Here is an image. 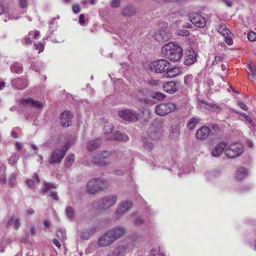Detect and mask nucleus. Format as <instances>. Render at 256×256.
Returning a JSON list of instances; mask_svg holds the SVG:
<instances>
[{
    "instance_id": "nucleus-1",
    "label": "nucleus",
    "mask_w": 256,
    "mask_h": 256,
    "mask_svg": "<svg viewBox=\"0 0 256 256\" xmlns=\"http://www.w3.org/2000/svg\"><path fill=\"white\" fill-rule=\"evenodd\" d=\"M123 155L120 151L102 150L92 156L91 161L97 166H105L116 159H122Z\"/></svg>"
},
{
    "instance_id": "nucleus-2",
    "label": "nucleus",
    "mask_w": 256,
    "mask_h": 256,
    "mask_svg": "<svg viewBox=\"0 0 256 256\" xmlns=\"http://www.w3.org/2000/svg\"><path fill=\"white\" fill-rule=\"evenodd\" d=\"M126 230L122 226H117L107 230L98 240V244L100 247L110 246L117 240L124 236Z\"/></svg>"
},
{
    "instance_id": "nucleus-3",
    "label": "nucleus",
    "mask_w": 256,
    "mask_h": 256,
    "mask_svg": "<svg viewBox=\"0 0 256 256\" xmlns=\"http://www.w3.org/2000/svg\"><path fill=\"white\" fill-rule=\"evenodd\" d=\"M162 54L165 58L173 62H176L182 58L183 50L178 44L174 42H169L162 47Z\"/></svg>"
},
{
    "instance_id": "nucleus-4",
    "label": "nucleus",
    "mask_w": 256,
    "mask_h": 256,
    "mask_svg": "<svg viewBox=\"0 0 256 256\" xmlns=\"http://www.w3.org/2000/svg\"><path fill=\"white\" fill-rule=\"evenodd\" d=\"M118 196L116 194H112L104 196L94 200L92 204V207L100 211L110 209L116 203Z\"/></svg>"
},
{
    "instance_id": "nucleus-5",
    "label": "nucleus",
    "mask_w": 256,
    "mask_h": 256,
    "mask_svg": "<svg viewBox=\"0 0 256 256\" xmlns=\"http://www.w3.org/2000/svg\"><path fill=\"white\" fill-rule=\"evenodd\" d=\"M108 183L106 180L103 178H94L87 183V191L88 194H96L106 188Z\"/></svg>"
},
{
    "instance_id": "nucleus-6",
    "label": "nucleus",
    "mask_w": 256,
    "mask_h": 256,
    "mask_svg": "<svg viewBox=\"0 0 256 256\" xmlns=\"http://www.w3.org/2000/svg\"><path fill=\"white\" fill-rule=\"evenodd\" d=\"M170 65V63L165 59L157 60L149 64L148 70L154 73H165Z\"/></svg>"
},
{
    "instance_id": "nucleus-7",
    "label": "nucleus",
    "mask_w": 256,
    "mask_h": 256,
    "mask_svg": "<svg viewBox=\"0 0 256 256\" xmlns=\"http://www.w3.org/2000/svg\"><path fill=\"white\" fill-rule=\"evenodd\" d=\"M131 252L130 246L126 240H122L117 242L114 248L112 254L114 256H125Z\"/></svg>"
},
{
    "instance_id": "nucleus-8",
    "label": "nucleus",
    "mask_w": 256,
    "mask_h": 256,
    "mask_svg": "<svg viewBox=\"0 0 256 256\" xmlns=\"http://www.w3.org/2000/svg\"><path fill=\"white\" fill-rule=\"evenodd\" d=\"M176 104L173 102H164L157 105L154 109L156 114L159 116H164L176 109Z\"/></svg>"
},
{
    "instance_id": "nucleus-9",
    "label": "nucleus",
    "mask_w": 256,
    "mask_h": 256,
    "mask_svg": "<svg viewBox=\"0 0 256 256\" xmlns=\"http://www.w3.org/2000/svg\"><path fill=\"white\" fill-rule=\"evenodd\" d=\"M244 152V147L240 143H232L225 150L226 155L230 158H234L240 156Z\"/></svg>"
},
{
    "instance_id": "nucleus-10",
    "label": "nucleus",
    "mask_w": 256,
    "mask_h": 256,
    "mask_svg": "<svg viewBox=\"0 0 256 256\" xmlns=\"http://www.w3.org/2000/svg\"><path fill=\"white\" fill-rule=\"evenodd\" d=\"M132 206V203L129 201L125 200L120 202L114 214V218L116 220H120Z\"/></svg>"
},
{
    "instance_id": "nucleus-11",
    "label": "nucleus",
    "mask_w": 256,
    "mask_h": 256,
    "mask_svg": "<svg viewBox=\"0 0 256 256\" xmlns=\"http://www.w3.org/2000/svg\"><path fill=\"white\" fill-rule=\"evenodd\" d=\"M118 116L124 120L128 122H136L138 119V114L134 110L126 109L119 110Z\"/></svg>"
},
{
    "instance_id": "nucleus-12",
    "label": "nucleus",
    "mask_w": 256,
    "mask_h": 256,
    "mask_svg": "<svg viewBox=\"0 0 256 256\" xmlns=\"http://www.w3.org/2000/svg\"><path fill=\"white\" fill-rule=\"evenodd\" d=\"M189 19L196 26L202 28L206 25V20L199 13L192 12L189 14Z\"/></svg>"
},
{
    "instance_id": "nucleus-13",
    "label": "nucleus",
    "mask_w": 256,
    "mask_h": 256,
    "mask_svg": "<svg viewBox=\"0 0 256 256\" xmlns=\"http://www.w3.org/2000/svg\"><path fill=\"white\" fill-rule=\"evenodd\" d=\"M65 156L64 151L60 148L55 150L51 154L49 159L50 164L60 163Z\"/></svg>"
},
{
    "instance_id": "nucleus-14",
    "label": "nucleus",
    "mask_w": 256,
    "mask_h": 256,
    "mask_svg": "<svg viewBox=\"0 0 256 256\" xmlns=\"http://www.w3.org/2000/svg\"><path fill=\"white\" fill-rule=\"evenodd\" d=\"M60 124L62 126H68L72 124V114L70 111H65L60 115Z\"/></svg>"
},
{
    "instance_id": "nucleus-15",
    "label": "nucleus",
    "mask_w": 256,
    "mask_h": 256,
    "mask_svg": "<svg viewBox=\"0 0 256 256\" xmlns=\"http://www.w3.org/2000/svg\"><path fill=\"white\" fill-rule=\"evenodd\" d=\"M196 60V54L195 52L190 48L185 52L184 60V62L186 66H190L193 64Z\"/></svg>"
},
{
    "instance_id": "nucleus-16",
    "label": "nucleus",
    "mask_w": 256,
    "mask_h": 256,
    "mask_svg": "<svg viewBox=\"0 0 256 256\" xmlns=\"http://www.w3.org/2000/svg\"><path fill=\"white\" fill-rule=\"evenodd\" d=\"M163 88L166 92L174 94L178 90L179 84L176 82H169L164 84Z\"/></svg>"
},
{
    "instance_id": "nucleus-17",
    "label": "nucleus",
    "mask_w": 256,
    "mask_h": 256,
    "mask_svg": "<svg viewBox=\"0 0 256 256\" xmlns=\"http://www.w3.org/2000/svg\"><path fill=\"white\" fill-rule=\"evenodd\" d=\"M210 132V129L208 127L202 126L197 130L196 134V138L201 140H204L208 136Z\"/></svg>"
},
{
    "instance_id": "nucleus-18",
    "label": "nucleus",
    "mask_w": 256,
    "mask_h": 256,
    "mask_svg": "<svg viewBox=\"0 0 256 256\" xmlns=\"http://www.w3.org/2000/svg\"><path fill=\"white\" fill-rule=\"evenodd\" d=\"M121 14L124 16L131 17L136 14V10L134 6L128 4L122 8Z\"/></svg>"
},
{
    "instance_id": "nucleus-19",
    "label": "nucleus",
    "mask_w": 256,
    "mask_h": 256,
    "mask_svg": "<svg viewBox=\"0 0 256 256\" xmlns=\"http://www.w3.org/2000/svg\"><path fill=\"white\" fill-rule=\"evenodd\" d=\"M226 146V144L223 142L218 143L212 149V155L215 157L219 156L223 152Z\"/></svg>"
},
{
    "instance_id": "nucleus-20",
    "label": "nucleus",
    "mask_w": 256,
    "mask_h": 256,
    "mask_svg": "<svg viewBox=\"0 0 256 256\" xmlns=\"http://www.w3.org/2000/svg\"><path fill=\"white\" fill-rule=\"evenodd\" d=\"M96 231V228H89L82 230L79 233V236L83 240H88Z\"/></svg>"
},
{
    "instance_id": "nucleus-21",
    "label": "nucleus",
    "mask_w": 256,
    "mask_h": 256,
    "mask_svg": "<svg viewBox=\"0 0 256 256\" xmlns=\"http://www.w3.org/2000/svg\"><path fill=\"white\" fill-rule=\"evenodd\" d=\"M108 140H116L118 141L126 142L128 140V136L126 134L118 132L112 134V136L106 137Z\"/></svg>"
},
{
    "instance_id": "nucleus-22",
    "label": "nucleus",
    "mask_w": 256,
    "mask_h": 256,
    "mask_svg": "<svg viewBox=\"0 0 256 256\" xmlns=\"http://www.w3.org/2000/svg\"><path fill=\"white\" fill-rule=\"evenodd\" d=\"M12 84L13 86L16 87L17 89L22 90L28 86V81L25 78H19L14 80L12 82Z\"/></svg>"
},
{
    "instance_id": "nucleus-23",
    "label": "nucleus",
    "mask_w": 256,
    "mask_h": 256,
    "mask_svg": "<svg viewBox=\"0 0 256 256\" xmlns=\"http://www.w3.org/2000/svg\"><path fill=\"white\" fill-rule=\"evenodd\" d=\"M22 104L26 106H30L38 108H42L43 106L42 102L31 98L22 100Z\"/></svg>"
},
{
    "instance_id": "nucleus-24",
    "label": "nucleus",
    "mask_w": 256,
    "mask_h": 256,
    "mask_svg": "<svg viewBox=\"0 0 256 256\" xmlns=\"http://www.w3.org/2000/svg\"><path fill=\"white\" fill-rule=\"evenodd\" d=\"M182 74L181 70L178 68H170L166 70L164 75L166 77L174 78Z\"/></svg>"
},
{
    "instance_id": "nucleus-25",
    "label": "nucleus",
    "mask_w": 256,
    "mask_h": 256,
    "mask_svg": "<svg viewBox=\"0 0 256 256\" xmlns=\"http://www.w3.org/2000/svg\"><path fill=\"white\" fill-rule=\"evenodd\" d=\"M100 144L101 140L100 138L91 140L87 144V148L88 150L92 151L98 148Z\"/></svg>"
},
{
    "instance_id": "nucleus-26",
    "label": "nucleus",
    "mask_w": 256,
    "mask_h": 256,
    "mask_svg": "<svg viewBox=\"0 0 256 256\" xmlns=\"http://www.w3.org/2000/svg\"><path fill=\"white\" fill-rule=\"evenodd\" d=\"M64 214L68 218L73 220L75 218L76 212L73 206H68L66 208Z\"/></svg>"
},
{
    "instance_id": "nucleus-27",
    "label": "nucleus",
    "mask_w": 256,
    "mask_h": 256,
    "mask_svg": "<svg viewBox=\"0 0 256 256\" xmlns=\"http://www.w3.org/2000/svg\"><path fill=\"white\" fill-rule=\"evenodd\" d=\"M40 179L38 178V174L34 173L32 176V179H29L27 180V184L30 188H35V183L40 182Z\"/></svg>"
},
{
    "instance_id": "nucleus-28",
    "label": "nucleus",
    "mask_w": 256,
    "mask_h": 256,
    "mask_svg": "<svg viewBox=\"0 0 256 256\" xmlns=\"http://www.w3.org/2000/svg\"><path fill=\"white\" fill-rule=\"evenodd\" d=\"M249 72L248 74H249L250 79L252 81L256 80V67L254 64H250L248 66Z\"/></svg>"
},
{
    "instance_id": "nucleus-29",
    "label": "nucleus",
    "mask_w": 256,
    "mask_h": 256,
    "mask_svg": "<svg viewBox=\"0 0 256 256\" xmlns=\"http://www.w3.org/2000/svg\"><path fill=\"white\" fill-rule=\"evenodd\" d=\"M143 147L148 151L152 150L154 147L151 139L144 138L143 140Z\"/></svg>"
},
{
    "instance_id": "nucleus-30",
    "label": "nucleus",
    "mask_w": 256,
    "mask_h": 256,
    "mask_svg": "<svg viewBox=\"0 0 256 256\" xmlns=\"http://www.w3.org/2000/svg\"><path fill=\"white\" fill-rule=\"evenodd\" d=\"M218 32L224 37L232 34L226 28L224 24L220 25L218 28Z\"/></svg>"
},
{
    "instance_id": "nucleus-31",
    "label": "nucleus",
    "mask_w": 256,
    "mask_h": 256,
    "mask_svg": "<svg viewBox=\"0 0 256 256\" xmlns=\"http://www.w3.org/2000/svg\"><path fill=\"white\" fill-rule=\"evenodd\" d=\"M75 160V156L74 154H70L64 160V165L67 168H70L73 164Z\"/></svg>"
},
{
    "instance_id": "nucleus-32",
    "label": "nucleus",
    "mask_w": 256,
    "mask_h": 256,
    "mask_svg": "<svg viewBox=\"0 0 256 256\" xmlns=\"http://www.w3.org/2000/svg\"><path fill=\"white\" fill-rule=\"evenodd\" d=\"M22 67L19 63H14L10 66V70L12 72L21 74L22 72Z\"/></svg>"
},
{
    "instance_id": "nucleus-33",
    "label": "nucleus",
    "mask_w": 256,
    "mask_h": 256,
    "mask_svg": "<svg viewBox=\"0 0 256 256\" xmlns=\"http://www.w3.org/2000/svg\"><path fill=\"white\" fill-rule=\"evenodd\" d=\"M200 122V119H196L194 118H191L187 124V128L190 130L195 128L196 126Z\"/></svg>"
},
{
    "instance_id": "nucleus-34",
    "label": "nucleus",
    "mask_w": 256,
    "mask_h": 256,
    "mask_svg": "<svg viewBox=\"0 0 256 256\" xmlns=\"http://www.w3.org/2000/svg\"><path fill=\"white\" fill-rule=\"evenodd\" d=\"M8 226H14L16 230L18 229L20 226V220L17 218H12L8 222Z\"/></svg>"
},
{
    "instance_id": "nucleus-35",
    "label": "nucleus",
    "mask_w": 256,
    "mask_h": 256,
    "mask_svg": "<svg viewBox=\"0 0 256 256\" xmlns=\"http://www.w3.org/2000/svg\"><path fill=\"white\" fill-rule=\"evenodd\" d=\"M248 172L246 169L240 168L237 171L236 174V178L238 180H242L246 176Z\"/></svg>"
},
{
    "instance_id": "nucleus-36",
    "label": "nucleus",
    "mask_w": 256,
    "mask_h": 256,
    "mask_svg": "<svg viewBox=\"0 0 256 256\" xmlns=\"http://www.w3.org/2000/svg\"><path fill=\"white\" fill-rule=\"evenodd\" d=\"M114 128V126L112 124H106L104 125V134L106 135V138L112 136L111 132L113 131Z\"/></svg>"
},
{
    "instance_id": "nucleus-37",
    "label": "nucleus",
    "mask_w": 256,
    "mask_h": 256,
    "mask_svg": "<svg viewBox=\"0 0 256 256\" xmlns=\"http://www.w3.org/2000/svg\"><path fill=\"white\" fill-rule=\"evenodd\" d=\"M154 38L158 42H164L166 40L165 32L163 31L156 32L154 36Z\"/></svg>"
},
{
    "instance_id": "nucleus-38",
    "label": "nucleus",
    "mask_w": 256,
    "mask_h": 256,
    "mask_svg": "<svg viewBox=\"0 0 256 256\" xmlns=\"http://www.w3.org/2000/svg\"><path fill=\"white\" fill-rule=\"evenodd\" d=\"M152 97L158 100H162L166 98V95L163 93L156 92L152 94Z\"/></svg>"
},
{
    "instance_id": "nucleus-39",
    "label": "nucleus",
    "mask_w": 256,
    "mask_h": 256,
    "mask_svg": "<svg viewBox=\"0 0 256 256\" xmlns=\"http://www.w3.org/2000/svg\"><path fill=\"white\" fill-rule=\"evenodd\" d=\"M52 188H56V186L50 182H45L44 184V187L42 188V192H48Z\"/></svg>"
},
{
    "instance_id": "nucleus-40",
    "label": "nucleus",
    "mask_w": 256,
    "mask_h": 256,
    "mask_svg": "<svg viewBox=\"0 0 256 256\" xmlns=\"http://www.w3.org/2000/svg\"><path fill=\"white\" fill-rule=\"evenodd\" d=\"M19 158V156L17 154H13L9 158L8 162L11 165H13L16 163Z\"/></svg>"
},
{
    "instance_id": "nucleus-41",
    "label": "nucleus",
    "mask_w": 256,
    "mask_h": 256,
    "mask_svg": "<svg viewBox=\"0 0 256 256\" xmlns=\"http://www.w3.org/2000/svg\"><path fill=\"white\" fill-rule=\"evenodd\" d=\"M56 236L60 241L63 242L66 239V232L62 230H59L57 231Z\"/></svg>"
},
{
    "instance_id": "nucleus-42",
    "label": "nucleus",
    "mask_w": 256,
    "mask_h": 256,
    "mask_svg": "<svg viewBox=\"0 0 256 256\" xmlns=\"http://www.w3.org/2000/svg\"><path fill=\"white\" fill-rule=\"evenodd\" d=\"M150 256H165L159 249L152 250L150 252Z\"/></svg>"
},
{
    "instance_id": "nucleus-43",
    "label": "nucleus",
    "mask_w": 256,
    "mask_h": 256,
    "mask_svg": "<svg viewBox=\"0 0 256 256\" xmlns=\"http://www.w3.org/2000/svg\"><path fill=\"white\" fill-rule=\"evenodd\" d=\"M16 180V174L14 173L12 174L9 178L8 184L10 187H13L14 186Z\"/></svg>"
},
{
    "instance_id": "nucleus-44",
    "label": "nucleus",
    "mask_w": 256,
    "mask_h": 256,
    "mask_svg": "<svg viewBox=\"0 0 256 256\" xmlns=\"http://www.w3.org/2000/svg\"><path fill=\"white\" fill-rule=\"evenodd\" d=\"M122 0H112L110 2V6L113 8H118L120 6Z\"/></svg>"
},
{
    "instance_id": "nucleus-45",
    "label": "nucleus",
    "mask_w": 256,
    "mask_h": 256,
    "mask_svg": "<svg viewBox=\"0 0 256 256\" xmlns=\"http://www.w3.org/2000/svg\"><path fill=\"white\" fill-rule=\"evenodd\" d=\"M248 38L251 42H254L256 40V33L254 32H250L248 34Z\"/></svg>"
},
{
    "instance_id": "nucleus-46",
    "label": "nucleus",
    "mask_w": 256,
    "mask_h": 256,
    "mask_svg": "<svg viewBox=\"0 0 256 256\" xmlns=\"http://www.w3.org/2000/svg\"><path fill=\"white\" fill-rule=\"evenodd\" d=\"M193 76L192 74H188L184 78V83L186 85L188 86L192 80Z\"/></svg>"
},
{
    "instance_id": "nucleus-47",
    "label": "nucleus",
    "mask_w": 256,
    "mask_h": 256,
    "mask_svg": "<svg viewBox=\"0 0 256 256\" xmlns=\"http://www.w3.org/2000/svg\"><path fill=\"white\" fill-rule=\"evenodd\" d=\"M202 102L207 106L208 108H216L218 106L213 103H208L206 101L202 100Z\"/></svg>"
},
{
    "instance_id": "nucleus-48",
    "label": "nucleus",
    "mask_w": 256,
    "mask_h": 256,
    "mask_svg": "<svg viewBox=\"0 0 256 256\" xmlns=\"http://www.w3.org/2000/svg\"><path fill=\"white\" fill-rule=\"evenodd\" d=\"M144 222V220L141 217H137L135 219L134 224L136 226H140Z\"/></svg>"
},
{
    "instance_id": "nucleus-49",
    "label": "nucleus",
    "mask_w": 256,
    "mask_h": 256,
    "mask_svg": "<svg viewBox=\"0 0 256 256\" xmlns=\"http://www.w3.org/2000/svg\"><path fill=\"white\" fill-rule=\"evenodd\" d=\"M234 112H236V114H240L243 118H245V119L246 120V121H248L250 122H252V120H251L250 118L248 116H247V114H246L245 113H242V112L240 113V112H238L235 111V110H234Z\"/></svg>"
},
{
    "instance_id": "nucleus-50",
    "label": "nucleus",
    "mask_w": 256,
    "mask_h": 256,
    "mask_svg": "<svg viewBox=\"0 0 256 256\" xmlns=\"http://www.w3.org/2000/svg\"><path fill=\"white\" fill-rule=\"evenodd\" d=\"M28 0H19V4L22 8H25L28 6Z\"/></svg>"
},
{
    "instance_id": "nucleus-51",
    "label": "nucleus",
    "mask_w": 256,
    "mask_h": 256,
    "mask_svg": "<svg viewBox=\"0 0 256 256\" xmlns=\"http://www.w3.org/2000/svg\"><path fill=\"white\" fill-rule=\"evenodd\" d=\"M34 47L36 50H38V53L42 52L44 50V46L42 44H34Z\"/></svg>"
},
{
    "instance_id": "nucleus-52",
    "label": "nucleus",
    "mask_w": 256,
    "mask_h": 256,
    "mask_svg": "<svg viewBox=\"0 0 256 256\" xmlns=\"http://www.w3.org/2000/svg\"><path fill=\"white\" fill-rule=\"evenodd\" d=\"M231 35H228L224 37L225 38V42L229 46L232 45V40L231 38Z\"/></svg>"
},
{
    "instance_id": "nucleus-53",
    "label": "nucleus",
    "mask_w": 256,
    "mask_h": 256,
    "mask_svg": "<svg viewBox=\"0 0 256 256\" xmlns=\"http://www.w3.org/2000/svg\"><path fill=\"white\" fill-rule=\"evenodd\" d=\"M189 34V32L186 30H180L178 32V34L181 36H187Z\"/></svg>"
},
{
    "instance_id": "nucleus-54",
    "label": "nucleus",
    "mask_w": 256,
    "mask_h": 256,
    "mask_svg": "<svg viewBox=\"0 0 256 256\" xmlns=\"http://www.w3.org/2000/svg\"><path fill=\"white\" fill-rule=\"evenodd\" d=\"M222 60V58L220 56H216L214 58V60L212 62V65L216 64L218 63L219 62H221Z\"/></svg>"
},
{
    "instance_id": "nucleus-55",
    "label": "nucleus",
    "mask_w": 256,
    "mask_h": 256,
    "mask_svg": "<svg viewBox=\"0 0 256 256\" xmlns=\"http://www.w3.org/2000/svg\"><path fill=\"white\" fill-rule=\"evenodd\" d=\"M70 146V143L69 142H66L64 146L62 148H60V149L62 151H64L65 154L66 153V152L68 150Z\"/></svg>"
},
{
    "instance_id": "nucleus-56",
    "label": "nucleus",
    "mask_w": 256,
    "mask_h": 256,
    "mask_svg": "<svg viewBox=\"0 0 256 256\" xmlns=\"http://www.w3.org/2000/svg\"><path fill=\"white\" fill-rule=\"evenodd\" d=\"M50 196L52 198L55 200H58L59 197L58 195V193L56 192H52L50 194Z\"/></svg>"
},
{
    "instance_id": "nucleus-57",
    "label": "nucleus",
    "mask_w": 256,
    "mask_h": 256,
    "mask_svg": "<svg viewBox=\"0 0 256 256\" xmlns=\"http://www.w3.org/2000/svg\"><path fill=\"white\" fill-rule=\"evenodd\" d=\"M72 10L74 13L78 14L80 12V6L78 4H75L72 6Z\"/></svg>"
},
{
    "instance_id": "nucleus-58",
    "label": "nucleus",
    "mask_w": 256,
    "mask_h": 256,
    "mask_svg": "<svg viewBox=\"0 0 256 256\" xmlns=\"http://www.w3.org/2000/svg\"><path fill=\"white\" fill-rule=\"evenodd\" d=\"M212 130L216 133H218L220 132V127L216 124L213 125L212 127Z\"/></svg>"
},
{
    "instance_id": "nucleus-59",
    "label": "nucleus",
    "mask_w": 256,
    "mask_h": 256,
    "mask_svg": "<svg viewBox=\"0 0 256 256\" xmlns=\"http://www.w3.org/2000/svg\"><path fill=\"white\" fill-rule=\"evenodd\" d=\"M6 183V176H0V184L5 185Z\"/></svg>"
},
{
    "instance_id": "nucleus-60",
    "label": "nucleus",
    "mask_w": 256,
    "mask_h": 256,
    "mask_svg": "<svg viewBox=\"0 0 256 256\" xmlns=\"http://www.w3.org/2000/svg\"><path fill=\"white\" fill-rule=\"evenodd\" d=\"M159 80H149L148 83L150 84L152 86H157L158 84Z\"/></svg>"
},
{
    "instance_id": "nucleus-61",
    "label": "nucleus",
    "mask_w": 256,
    "mask_h": 256,
    "mask_svg": "<svg viewBox=\"0 0 256 256\" xmlns=\"http://www.w3.org/2000/svg\"><path fill=\"white\" fill-rule=\"evenodd\" d=\"M238 106L244 110H248V106L243 102H238Z\"/></svg>"
},
{
    "instance_id": "nucleus-62",
    "label": "nucleus",
    "mask_w": 256,
    "mask_h": 256,
    "mask_svg": "<svg viewBox=\"0 0 256 256\" xmlns=\"http://www.w3.org/2000/svg\"><path fill=\"white\" fill-rule=\"evenodd\" d=\"M221 1L228 7H231L232 6V2L230 0H221Z\"/></svg>"
},
{
    "instance_id": "nucleus-63",
    "label": "nucleus",
    "mask_w": 256,
    "mask_h": 256,
    "mask_svg": "<svg viewBox=\"0 0 256 256\" xmlns=\"http://www.w3.org/2000/svg\"><path fill=\"white\" fill-rule=\"evenodd\" d=\"M79 22L80 24H82L84 23V14H81L79 16Z\"/></svg>"
},
{
    "instance_id": "nucleus-64",
    "label": "nucleus",
    "mask_w": 256,
    "mask_h": 256,
    "mask_svg": "<svg viewBox=\"0 0 256 256\" xmlns=\"http://www.w3.org/2000/svg\"><path fill=\"white\" fill-rule=\"evenodd\" d=\"M53 244L58 248H60L61 246V244L58 240L54 238L52 240Z\"/></svg>"
}]
</instances>
